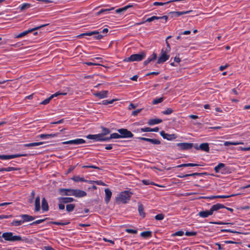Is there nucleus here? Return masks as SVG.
Instances as JSON below:
<instances>
[{"mask_svg":"<svg viewBox=\"0 0 250 250\" xmlns=\"http://www.w3.org/2000/svg\"><path fill=\"white\" fill-rule=\"evenodd\" d=\"M1 236L5 241L9 242L21 241L24 243H29V240L25 237L21 235H16L12 232H6L2 234Z\"/></svg>","mask_w":250,"mask_h":250,"instance_id":"obj_1","label":"nucleus"},{"mask_svg":"<svg viewBox=\"0 0 250 250\" xmlns=\"http://www.w3.org/2000/svg\"><path fill=\"white\" fill-rule=\"evenodd\" d=\"M170 44L168 42H167V47L161 49V54L157 61V64L162 63L168 60L169 55L167 53L170 51Z\"/></svg>","mask_w":250,"mask_h":250,"instance_id":"obj_2","label":"nucleus"},{"mask_svg":"<svg viewBox=\"0 0 250 250\" xmlns=\"http://www.w3.org/2000/svg\"><path fill=\"white\" fill-rule=\"evenodd\" d=\"M132 193L128 190H125L120 192L116 198V201L119 204H126L130 200Z\"/></svg>","mask_w":250,"mask_h":250,"instance_id":"obj_3","label":"nucleus"},{"mask_svg":"<svg viewBox=\"0 0 250 250\" xmlns=\"http://www.w3.org/2000/svg\"><path fill=\"white\" fill-rule=\"evenodd\" d=\"M146 54L144 52H142L139 54H134L131 55L128 58H125L123 60L124 62H140L145 58Z\"/></svg>","mask_w":250,"mask_h":250,"instance_id":"obj_4","label":"nucleus"},{"mask_svg":"<svg viewBox=\"0 0 250 250\" xmlns=\"http://www.w3.org/2000/svg\"><path fill=\"white\" fill-rule=\"evenodd\" d=\"M168 19V16H163L162 17H158L153 16L150 18H148L146 19H145V17L143 18V21L140 22L136 23V24L139 25L145 23L146 22H151L155 20H161L162 22L163 23H166L167 22Z\"/></svg>","mask_w":250,"mask_h":250,"instance_id":"obj_5","label":"nucleus"},{"mask_svg":"<svg viewBox=\"0 0 250 250\" xmlns=\"http://www.w3.org/2000/svg\"><path fill=\"white\" fill-rule=\"evenodd\" d=\"M48 25H49V23L42 24L41 25H40V26H36V27H35L34 28H33L28 29L27 30L24 31L22 32V33H21L19 34L16 35L15 36V38H22V37L25 36V35H27L29 33H31L33 31L37 30H38V29H40V28H41L42 27L46 26H47Z\"/></svg>","mask_w":250,"mask_h":250,"instance_id":"obj_6","label":"nucleus"},{"mask_svg":"<svg viewBox=\"0 0 250 250\" xmlns=\"http://www.w3.org/2000/svg\"><path fill=\"white\" fill-rule=\"evenodd\" d=\"M96 35L94 38L96 40H101L102 39L104 36V35H102L101 33H100L98 31H93L91 32H85L82 33L80 34L79 37H84L86 36H91L92 35Z\"/></svg>","mask_w":250,"mask_h":250,"instance_id":"obj_7","label":"nucleus"},{"mask_svg":"<svg viewBox=\"0 0 250 250\" xmlns=\"http://www.w3.org/2000/svg\"><path fill=\"white\" fill-rule=\"evenodd\" d=\"M118 132L120 133L121 138H129L133 136V134L130 131L125 128H121L118 129Z\"/></svg>","mask_w":250,"mask_h":250,"instance_id":"obj_8","label":"nucleus"},{"mask_svg":"<svg viewBox=\"0 0 250 250\" xmlns=\"http://www.w3.org/2000/svg\"><path fill=\"white\" fill-rule=\"evenodd\" d=\"M26 154H17L12 155H0V159L1 160H9L11 159H14L17 157H20L22 156H27Z\"/></svg>","mask_w":250,"mask_h":250,"instance_id":"obj_9","label":"nucleus"},{"mask_svg":"<svg viewBox=\"0 0 250 250\" xmlns=\"http://www.w3.org/2000/svg\"><path fill=\"white\" fill-rule=\"evenodd\" d=\"M176 146L178 147L180 150H188L192 148L193 144L190 143H179L176 144Z\"/></svg>","mask_w":250,"mask_h":250,"instance_id":"obj_10","label":"nucleus"},{"mask_svg":"<svg viewBox=\"0 0 250 250\" xmlns=\"http://www.w3.org/2000/svg\"><path fill=\"white\" fill-rule=\"evenodd\" d=\"M85 143V141L83 139H76L74 140H69L67 141H65L62 143L64 145H78L81 144H83Z\"/></svg>","mask_w":250,"mask_h":250,"instance_id":"obj_11","label":"nucleus"},{"mask_svg":"<svg viewBox=\"0 0 250 250\" xmlns=\"http://www.w3.org/2000/svg\"><path fill=\"white\" fill-rule=\"evenodd\" d=\"M58 192L62 196H73V189L60 188L58 190Z\"/></svg>","mask_w":250,"mask_h":250,"instance_id":"obj_12","label":"nucleus"},{"mask_svg":"<svg viewBox=\"0 0 250 250\" xmlns=\"http://www.w3.org/2000/svg\"><path fill=\"white\" fill-rule=\"evenodd\" d=\"M161 136L165 139L168 141H171L177 138L176 135L175 134H169L166 133L164 131H161L160 132Z\"/></svg>","mask_w":250,"mask_h":250,"instance_id":"obj_13","label":"nucleus"},{"mask_svg":"<svg viewBox=\"0 0 250 250\" xmlns=\"http://www.w3.org/2000/svg\"><path fill=\"white\" fill-rule=\"evenodd\" d=\"M86 192L84 190H82L78 189H73V196L81 198L86 196Z\"/></svg>","mask_w":250,"mask_h":250,"instance_id":"obj_14","label":"nucleus"},{"mask_svg":"<svg viewBox=\"0 0 250 250\" xmlns=\"http://www.w3.org/2000/svg\"><path fill=\"white\" fill-rule=\"evenodd\" d=\"M19 217L21 218L23 223L32 221L36 218L35 216H31L26 214H21Z\"/></svg>","mask_w":250,"mask_h":250,"instance_id":"obj_15","label":"nucleus"},{"mask_svg":"<svg viewBox=\"0 0 250 250\" xmlns=\"http://www.w3.org/2000/svg\"><path fill=\"white\" fill-rule=\"evenodd\" d=\"M191 10L186 11H172L169 13V15H171L172 17H178L181 15L187 14L191 12Z\"/></svg>","mask_w":250,"mask_h":250,"instance_id":"obj_16","label":"nucleus"},{"mask_svg":"<svg viewBox=\"0 0 250 250\" xmlns=\"http://www.w3.org/2000/svg\"><path fill=\"white\" fill-rule=\"evenodd\" d=\"M195 148L196 149H200L207 152L209 150V145L207 143L201 144L199 146L197 145L196 146H195Z\"/></svg>","mask_w":250,"mask_h":250,"instance_id":"obj_17","label":"nucleus"},{"mask_svg":"<svg viewBox=\"0 0 250 250\" xmlns=\"http://www.w3.org/2000/svg\"><path fill=\"white\" fill-rule=\"evenodd\" d=\"M59 133H54V134H41L38 136V137H39L42 139H48L51 138H55L58 136Z\"/></svg>","mask_w":250,"mask_h":250,"instance_id":"obj_18","label":"nucleus"},{"mask_svg":"<svg viewBox=\"0 0 250 250\" xmlns=\"http://www.w3.org/2000/svg\"><path fill=\"white\" fill-rule=\"evenodd\" d=\"M58 200L59 202L64 204L70 203L75 201V199L72 197H59Z\"/></svg>","mask_w":250,"mask_h":250,"instance_id":"obj_19","label":"nucleus"},{"mask_svg":"<svg viewBox=\"0 0 250 250\" xmlns=\"http://www.w3.org/2000/svg\"><path fill=\"white\" fill-rule=\"evenodd\" d=\"M87 139L94 140L97 142H101L102 136L101 135L99 134H89L86 137Z\"/></svg>","mask_w":250,"mask_h":250,"instance_id":"obj_20","label":"nucleus"},{"mask_svg":"<svg viewBox=\"0 0 250 250\" xmlns=\"http://www.w3.org/2000/svg\"><path fill=\"white\" fill-rule=\"evenodd\" d=\"M108 93L107 90H103L95 93L94 95L99 99H103L107 97Z\"/></svg>","mask_w":250,"mask_h":250,"instance_id":"obj_21","label":"nucleus"},{"mask_svg":"<svg viewBox=\"0 0 250 250\" xmlns=\"http://www.w3.org/2000/svg\"><path fill=\"white\" fill-rule=\"evenodd\" d=\"M212 214V212L210 209L208 210L201 211L198 213V215L202 218H207Z\"/></svg>","mask_w":250,"mask_h":250,"instance_id":"obj_22","label":"nucleus"},{"mask_svg":"<svg viewBox=\"0 0 250 250\" xmlns=\"http://www.w3.org/2000/svg\"><path fill=\"white\" fill-rule=\"evenodd\" d=\"M105 192V198H104V201L107 204L109 203L111 195H112V192L111 190L108 188H105L104 190Z\"/></svg>","mask_w":250,"mask_h":250,"instance_id":"obj_23","label":"nucleus"},{"mask_svg":"<svg viewBox=\"0 0 250 250\" xmlns=\"http://www.w3.org/2000/svg\"><path fill=\"white\" fill-rule=\"evenodd\" d=\"M157 57V54L156 53L153 52L151 56L149 57L146 61L144 62V65H146L151 62L155 60Z\"/></svg>","mask_w":250,"mask_h":250,"instance_id":"obj_24","label":"nucleus"},{"mask_svg":"<svg viewBox=\"0 0 250 250\" xmlns=\"http://www.w3.org/2000/svg\"><path fill=\"white\" fill-rule=\"evenodd\" d=\"M225 208V206L224 205L220 203H217L215 205H213L210 208V210H211V212H212L213 214L214 211H217L220 209L224 208Z\"/></svg>","mask_w":250,"mask_h":250,"instance_id":"obj_25","label":"nucleus"},{"mask_svg":"<svg viewBox=\"0 0 250 250\" xmlns=\"http://www.w3.org/2000/svg\"><path fill=\"white\" fill-rule=\"evenodd\" d=\"M232 195H217V196H210L208 197H203L202 198L203 199H208L210 200H212L215 198H229Z\"/></svg>","mask_w":250,"mask_h":250,"instance_id":"obj_26","label":"nucleus"},{"mask_svg":"<svg viewBox=\"0 0 250 250\" xmlns=\"http://www.w3.org/2000/svg\"><path fill=\"white\" fill-rule=\"evenodd\" d=\"M42 208L43 211H47L49 209L48 203L44 197L42 199Z\"/></svg>","mask_w":250,"mask_h":250,"instance_id":"obj_27","label":"nucleus"},{"mask_svg":"<svg viewBox=\"0 0 250 250\" xmlns=\"http://www.w3.org/2000/svg\"><path fill=\"white\" fill-rule=\"evenodd\" d=\"M40 197L38 196L35 199V211L38 212L40 210Z\"/></svg>","mask_w":250,"mask_h":250,"instance_id":"obj_28","label":"nucleus"},{"mask_svg":"<svg viewBox=\"0 0 250 250\" xmlns=\"http://www.w3.org/2000/svg\"><path fill=\"white\" fill-rule=\"evenodd\" d=\"M162 120L160 119H152L148 121L147 124L149 125H153L156 124H159L162 122Z\"/></svg>","mask_w":250,"mask_h":250,"instance_id":"obj_29","label":"nucleus"},{"mask_svg":"<svg viewBox=\"0 0 250 250\" xmlns=\"http://www.w3.org/2000/svg\"><path fill=\"white\" fill-rule=\"evenodd\" d=\"M244 143L242 142H230V141H226L224 142V145L225 146H228L230 145L233 146H237L239 145H243Z\"/></svg>","mask_w":250,"mask_h":250,"instance_id":"obj_30","label":"nucleus"},{"mask_svg":"<svg viewBox=\"0 0 250 250\" xmlns=\"http://www.w3.org/2000/svg\"><path fill=\"white\" fill-rule=\"evenodd\" d=\"M133 6V5L131 4H128V5L121 8H119L116 10V13H120L121 12H123L127 10L128 8H131Z\"/></svg>","mask_w":250,"mask_h":250,"instance_id":"obj_31","label":"nucleus"},{"mask_svg":"<svg viewBox=\"0 0 250 250\" xmlns=\"http://www.w3.org/2000/svg\"><path fill=\"white\" fill-rule=\"evenodd\" d=\"M43 144V142H35V143H31L29 144H25L23 145L25 147H34L39 146L40 145H42Z\"/></svg>","mask_w":250,"mask_h":250,"instance_id":"obj_32","label":"nucleus"},{"mask_svg":"<svg viewBox=\"0 0 250 250\" xmlns=\"http://www.w3.org/2000/svg\"><path fill=\"white\" fill-rule=\"evenodd\" d=\"M140 236L144 238H148L152 237V232L151 231H145L140 233Z\"/></svg>","mask_w":250,"mask_h":250,"instance_id":"obj_33","label":"nucleus"},{"mask_svg":"<svg viewBox=\"0 0 250 250\" xmlns=\"http://www.w3.org/2000/svg\"><path fill=\"white\" fill-rule=\"evenodd\" d=\"M101 128L102 129V132L100 134L101 135L102 137L105 136V135H108L110 133V130L107 128L102 126Z\"/></svg>","mask_w":250,"mask_h":250,"instance_id":"obj_34","label":"nucleus"},{"mask_svg":"<svg viewBox=\"0 0 250 250\" xmlns=\"http://www.w3.org/2000/svg\"><path fill=\"white\" fill-rule=\"evenodd\" d=\"M20 169V168L15 167H3L1 168V172L3 171H11L14 170H19Z\"/></svg>","mask_w":250,"mask_h":250,"instance_id":"obj_35","label":"nucleus"},{"mask_svg":"<svg viewBox=\"0 0 250 250\" xmlns=\"http://www.w3.org/2000/svg\"><path fill=\"white\" fill-rule=\"evenodd\" d=\"M138 211L140 216H142L143 218L145 217V213L144 212V207L143 205L140 204L138 206Z\"/></svg>","mask_w":250,"mask_h":250,"instance_id":"obj_36","label":"nucleus"},{"mask_svg":"<svg viewBox=\"0 0 250 250\" xmlns=\"http://www.w3.org/2000/svg\"><path fill=\"white\" fill-rule=\"evenodd\" d=\"M225 167V165L223 163H219L214 167V170L216 173H219L220 170Z\"/></svg>","mask_w":250,"mask_h":250,"instance_id":"obj_37","label":"nucleus"},{"mask_svg":"<svg viewBox=\"0 0 250 250\" xmlns=\"http://www.w3.org/2000/svg\"><path fill=\"white\" fill-rule=\"evenodd\" d=\"M75 208V204H67L66 206V210L68 212H70L74 210Z\"/></svg>","mask_w":250,"mask_h":250,"instance_id":"obj_38","label":"nucleus"},{"mask_svg":"<svg viewBox=\"0 0 250 250\" xmlns=\"http://www.w3.org/2000/svg\"><path fill=\"white\" fill-rule=\"evenodd\" d=\"M23 224L22 221L21 220H14L11 223V225L15 227H18L21 226Z\"/></svg>","mask_w":250,"mask_h":250,"instance_id":"obj_39","label":"nucleus"},{"mask_svg":"<svg viewBox=\"0 0 250 250\" xmlns=\"http://www.w3.org/2000/svg\"><path fill=\"white\" fill-rule=\"evenodd\" d=\"M72 179L75 181V182H85L86 181V180H85L84 179V178L83 177H81L79 176H74Z\"/></svg>","mask_w":250,"mask_h":250,"instance_id":"obj_40","label":"nucleus"},{"mask_svg":"<svg viewBox=\"0 0 250 250\" xmlns=\"http://www.w3.org/2000/svg\"><path fill=\"white\" fill-rule=\"evenodd\" d=\"M116 101V99H112L111 100H104L102 101L101 103H99V104H103L104 105H107L108 104H112L114 101Z\"/></svg>","mask_w":250,"mask_h":250,"instance_id":"obj_41","label":"nucleus"},{"mask_svg":"<svg viewBox=\"0 0 250 250\" xmlns=\"http://www.w3.org/2000/svg\"><path fill=\"white\" fill-rule=\"evenodd\" d=\"M147 142H150L154 145H159L161 143L159 140L155 139L148 138Z\"/></svg>","mask_w":250,"mask_h":250,"instance_id":"obj_42","label":"nucleus"},{"mask_svg":"<svg viewBox=\"0 0 250 250\" xmlns=\"http://www.w3.org/2000/svg\"><path fill=\"white\" fill-rule=\"evenodd\" d=\"M163 97L155 99L152 101V103L153 104H158L162 103L163 101Z\"/></svg>","mask_w":250,"mask_h":250,"instance_id":"obj_43","label":"nucleus"},{"mask_svg":"<svg viewBox=\"0 0 250 250\" xmlns=\"http://www.w3.org/2000/svg\"><path fill=\"white\" fill-rule=\"evenodd\" d=\"M170 2H172V0L168 1L166 2H160L155 1V2H153V5H154V6H162V5H164L165 4H168Z\"/></svg>","mask_w":250,"mask_h":250,"instance_id":"obj_44","label":"nucleus"},{"mask_svg":"<svg viewBox=\"0 0 250 250\" xmlns=\"http://www.w3.org/2000/svg\"><path fill=\"white\" fill-rule=\"evenodd\" d=\"M45 220V219L37 220L34 221L32 223H30L29 225L30 226L37 225L38 224H40L43 222Z\"/></svg>","mask_w":250,"mask_h":250,"instance_id":"obj_45","label":"nucleus"},{"mask_svg":"<svg viewBox=\"0 0 250 250\" xmlns=\"http://www.w3.org/2000/svg\"><path fill=\"white\" fill-rule=\"evenodd\" d=\"M67 94V92H61L60 91H58L57 92H56L55 93L52 94L51 95V96H53V98L55 97H57L58 96H59V95H66Z\"/></svg>","mask_w":250,"mask_h":250,"instance_id":"obj_46","label":"nucleus"},{"mask_svg":"<svg viewBox=\"0 0 250 250\" xmlns=\"http://www.w3.org/2000/svg\"><path fill=\"white\" fill-rule=\"evenodd\" d=\"M165 217V215L163 213L158 214L155 216V219L156 220H162Z\"/></svg>","mask_w":250,"mask_h":250,"instance_id":"obj_47","label":"nucleus"},{"mask_svg":"<svg viewBox=\"0 0 250 250\" xmlns=\"http://www.w3.org/2000/svg\"><path fill=\"white\" fill-rule=\"evenodd\" d=\"M221 232H230V233H240V232L237 231H236V230H232V229H222L221 230Z\"/></svg>","mask_w":250,"mask_h":250,"instance_id":"obj_48","label":"nucleus"},{"mask_svg":"<svg viewBox=\"0 0 250 250\" xmlns=\"http://www.w3.org/2000/svg\"><path fill=\"white\" fill-rule=\"evenodd\" d=\"M53 98V96H50L49 98L44 100L43 101H42L41 103V104H43V105H45V104H48L50 100Z\"/></svg>","mask_w":250,"mask_h":250,"instance_id":"obj_49","label":"nucleus"},{"mask_svg":"<svg viewBox=\"0 0 250 250\" xmlns=\"http://www.w3.org/2000/svg\"><path fill=\"white\" fill-rule=\"evenodd\" d=\"M30 4L27 3H23L22 5H21V10H23L25 9H27L29 7H30Z\"/></svg>","mask_w":250,"mask_h":250,"instance_id":"obj_50","label":"nucleus"},{"mask_svg":"<svg viewBox=\"0 0 250 250\" xmlns=\"http://www.w3.org/2000/svg\"><path fill=\"white\" fill-rule=\"evenodd\" d=\"M110 138L112 139H119L121 138L120 135L117 133H113L110 134Z\"/></svg>","mask_w":250,"mask_h":250,"instance_id":"obj_51","label":"nucleus"},{"mask_svg":"<svg viewBox=\"0 0 250 250\" xmlns=\"http://www.w3.org/2000/svg\"><path fill=\"white\" fill-rule=\"evenodd\" d=\"M172 112L173 110L170 108H168L166 110L162 111V113L165 115H170Z\"/></svg>","mask_w":250,"mask_h":250,"instance_id":"obj_52","label":"nucleus"},{"mask_svg":"<svg viewBox=\"0 0 250 250\" xmlns=\"http://www.w3.org/2000/svg\"><path fill=\"white\" fill-rule=\"evenodd\" d=\"M197 234V232L196 231H187L185 232V235L188 236H195Z\"/></svg>","mask_w":250,"mask_h":250,"instance_id":"obj_53","label":"nucleus"},{"mask_svg":"<svg viewBox=\"0 0 250 250\" xmlns=\"http://www.w3.org/2000/svg\"><path fill=\"white\" fill-rule=\"evenodd\" d=\"M125 231L128 233L136 234L137 233V229H126Z\"/></svg>","mask_w":250,"mask_h":250,"instance_id":"obj_54","label":"nucleus"},{"mask_svg":"<svg viewBox=\"0 0 250 250\" xmlns=\"http://www.w3.org/2000/svg\"><path fill=\"white\" fill-rule=\"evenodd\" d=\"M142 183L145 185H155V184L153 182H150L149 180H143L142 181Z\"/></svg>","mask_w":250,"mask_h":250,"instance_id":"obj_55","label":"nucleus"},{"mask_svg":"<svg viewBox=\"0 0 250 250\" xmlns=\"http://www.w3.org/2000/svg\"><path fill=\"white\" fill-rule=\"evenodd\" d=\"M69 223V222L62 223V222H57V221L52 222L53 224L58 225V226H64V225H68Z\"/></svg>","mask_w":250,"mask_h":250,"instance_id":"obj_56","label":"nucleus"},{"mask_svg":"<svg viewBox=\"0 0 250 250\" xmlns=\"http://www.w3.org/2000/svg\"><path fill=\"white\" fill-rule=\"evenodd\" d=\"M184 232L182 230H179L178 231L175 232L174 233H173V236H182L184 235Z\"/></svg>","mask_w":250,"mask_h":250,"instance_id":"obj_57","label":"nucleus"},{"mask_svg":"<svg viewBox=\"0 0 250 250\" xmlns=\"http://www.w3.org/2000/svg\"><path fill=\"white\" fill-rule=\"evenodd\" d=\"M206 174V173H193L191 174H187V175L188 176H201L203 174Z\"/></svg>","mask_w":250,"mask_h":250,"instance_id":"obj_58","label":"nucleus"},{"mask_svg":"<svg viewBox=\"0 0 250 250\" xmlns=\"http://www.w3.org/2000/svg\"><path fill=\"white\" fill-rule=\"evenodd\" d=\"M141 130L142 131V132H150V127H146L141 128Z\"/></svg>","mask_w":250,"mask_h":250,"instance_id":"obj_59","label":"nucleus"},{"mask_svg":"<svg viewBox=\"0 0 250 250\" xmlns=\"http://www.w3.org/2000/svg\"><path fill=\"white\" fill-rule=\"evenodd\" d=\"M108 32V28H105L102 31H100V33L102 34V35H104V36H105Z\"/></svg>","mask_w":250,"mask_h":250,"instance_id":"obj_60","label":"nucleus"},{"mask_svg":"<svg viewBox=\"0 0 250 250\" xmlns=\"http://www.w3.org/2000/svg\"><path fill=\"white\" fill-rule=\"evenodd\" d=\"M142 110V109H137L136 110H134L132 112V114L131 115L133 116H135L136 115H137V114L140 113Z\"/></svg>","mask_w":250,"mask_h":250,"instance_id":"obj_61","label":"nucleus"},{"mask_svg":"<svg viewBox=\"0 0 250 250\" xmlns=\"http://www.w3.org/2000/svg\"><path fill=\"white\" fill-rule=\"evenodd\" d=\"M115 9V8L114 7H112L110 8H106V9H102L103 11V13L104 14H106L108 12L110 11H111V10H113Z\"/></svg>","mask_w":250,"mask_h":250,"instance_id":"obj_62","label":"nucleus"},{"mask_svg":"<svg viewBox=\"0 0 250 250\" xmlns=\"http://www.w3.org/2000/svg\"><path fill=\"white\" fill-rule=\"evenodd\" d=\"M59 208L60 210H63L65 208L64 203L59 202L58 205Z\"/></svg>","mask_w":250,"mask_h":250,"instance_id":"obj_63","label":"nucleus"},{"mask_svg":"<svg viewBox=\"0 0 250 250\" xmlns=\"http://www.w3.org/2000/svg\"><path fill=\"white\" fill-rule=\"evenodd\" d=\"M111 139L110 138V136L109 137L103 136L102 137L101 142H107Z\"/></svg>","mask_w":250,"mask_h":250,"instance_id":"obj_64","label":"nucleus"}]
</instances>
